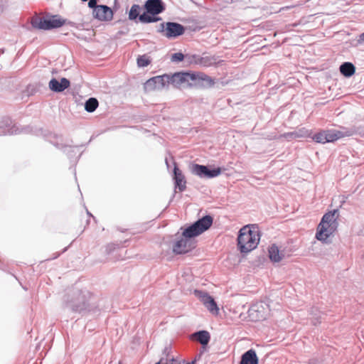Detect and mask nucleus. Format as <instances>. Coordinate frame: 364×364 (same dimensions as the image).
Instances as JSON below:
<instances>
[{
    "label": "nucleus",
    "mask_w": 364,
    "mask_h": 364,
    "mask_svg": "<svg viewBox=\"0 0 364 364\" xmlns=\"http://www.w3.org/2000/svg\"><path fill=\"white\" fill-rule=\"evenodd\" d=\"M196 360H193L192 363H186V364H193L195 363ZM171 364H185L184 363H181L176 360H173L172 359L171 360Z\"/></svg>",
    "instance_id": "nucleus-33"
},
{
    "label": "nucleus",
    "mask_w": 364,
    "mask_h": 364,
    "mask_svg": "<svg viewBox=\"0 0 364 364\" xmlns=\"http://www.w3.org/2000/svg\"><path fill=\"white\" fill-rule=\"evenodd\" d=\"M144 9L146 12H144L140 16V22L148 23L161 20V18L156 17V15L161 13L164 10V6L161 0H147Z\"/></svg>",
    "instance_id": "nucleus-3"
},
{
    "label": "nucleus",
    "mask_w": 364,
    "mask_h": 364,
    "mask_svg": "<svg viewBox=\"0 0 364 364\" xmlns=\"http://www.w3.org/2000/svg\"><path fill=\"white\" fill-rule=\"evenodd\" d=\"M186 63L188 65H200L208 67L214 63V59L209 56H201L197 54H186Z\"/></svg>",
    "instance_id": "nucleus-9"
},
{
    "label": "nucleus",
    "mask_w": 364,
    "mask_h": 364,
    "mask_svg": "<svg viewBox=\"0 0 364 364\" xmlns=\"http://www.w3.org/2000/svg\"><path fill=\"white\" fill-rule=\"evenodd\" d=\"M326 143L334 142L336 140L344 136V134L340 131L336 130H324Z\"/></svg>",
    "instance_id": "nucleus-19"
},
{
    "label": "nucleus",
    "mask_w": 364,
    "mask_h": 364,
    "mask_svg": "<svg viewBox=\"0 0 364 364\" xmlns=\"http://www.w3.org/2000/svg\"><path fill=\"white\" fill-rule=\"evenodd\" d=\"M182 235L187 238L193 239L194 237L200 235V233L198 230L197 228H196L195 225L192 224L183 231Z\"/></svg>",
    "instance_id": "nucleus-23"
},
{
    "label": "nucleus",
    "mask_w": 364,
    "mask_h": 364,
    "mask_svg": "<svg viewBox=\"0 0 364 364\" xmlns=\"http://www.w3.org/2000/svg\"><path fill=\"white\" fill-rule=\"evenodd\" d=\"M340 72L346 77L352 76L355 72V68L351 63H344L340 66Z\"/></svg>",
    "instance_id": "nucleus-20"
},
{
    "label": "nucleus",
    "mask_w": 364,
    "mask_h": 364,
    "mask_svg": "<svg viewBox=\"0 0 364 364\" xmlns=\"http://www.w3.org/2000/svg\"><path fill=\"white\" fill-rule=\"evenodd\" d=\"M252 364H258V358L256 353L252 350Z\"/></svg>",
    "instance_id": "nucleus-31"
},
{
    "label": "nucleus",
    "mask_w": 364,
    "mask_h": 364,
    "mask_svg": "<svg viewBox=\"0 0 364 364\" xmlns=\"http://www.w3.org/2000/svg\"><path fill=\"white\" fill-rule=\"evenodd\" d=\"M60 82V89H59L60 92L63 91L65 89L68 88L70 86V82L66 78H64V77L62 78L60 80V82Z\"/></svg>",
    "instance_id": "nucleus-29"
},
{
    "label": "nucleus",
    "mask_w": 364,
    "mask_h": 364,
    "mask_svg": "<svg viewBox=\"0 0 364 364\" xmlns=\"http://www.w3.org/2000/svg\"><path fill=\"white\" fill-rule=\"evenodd\" d=\"M149 63L150 60L146 55H141L137 58V64L139 67H146Z\"/></svg>",
    "instance_id": "nucleus-26"
},
{
    "label": "nucleus",
    "mask_w": 364,
    "mask_h": 364,
    "mask_svg": "<svg viewBox=\"0 0 364 364\" xmlns=\"http://www.w3.org/2000/svg\"><path fill=\"white\" fill-rule=\"evenodd\" d=\"M196 247L194 239L187 238L181 235V239L177 240L173 245V252L177 255L186 254Z\"/></svg>",
    "instance_id": "nucleus-6"
},
{
    "label": "nucleus",
    "mask_w": 364,
    "mask_h": 364,
    "mask_svg": "<svg viewBox=\"0 0 364 364\" xmlns=\"http://www.w3.org/2000/svg\"><path fill=\"white\" fill-rule=\"evenodd\" d=\"M240 364H250V350L242 355Z\"/></svg>",
    "instance_id": "nucleus-30"
},
{
    "label": "nucleus",
    "mask_w": 364,
    "mask_h": 364,
    "mask_svg": "<svg viewBox=\"0 0 364 364\" xmlns=\"http://www.w3.org/2000/svg\"><path fill=\"white\" fill-rule=\"evenodd\" d=\"M166 85H167L166 75L151 77L145 83V87L148 90L161 89Z\"/></svg>",
    "instance_id": "nucleus-12"
},
{
    "label": "nucleus",
    "mask_w": 364,
    "mask_h": 364,
    "mask_svg": "<svg viewBox=\"0 0 364 364\" xmlns=\"http://www.w3.org/2000/svg\"><path fill=\"white\" fill-rule=\"evenodd\" d=\"M261 237V231L257 225L252 224V250L255 249L259 244Z\"/></svg>",
    "instance_id": "nucleus-18"
},
{
    "label": "nucleus",
    "mask_w": 364,
    "mask_h": 364,
    "mask_svg": "<svg viewBox=\"0 0 364 364\" xmlns=\"http://www.w3.org/2000/svg\"><path fill=\"white\" fill-rule=\"evenodd\" d=\"M268 252L269 259L273 262H279L284 257V253L281 252L279 247L274 244L269 247Z\"/></svg>",
    "instance_id": "nucleus-15"
},
{
    "label": "nucleus",
    "mask_w": 364,
    "mask_h": 364,
    "mask_svg": "<svg viewBox=\"0 0 364 364\" xmlns=\"http://www.w3.org/2000/svg\"><path fill=\"white\" fill-rule=\"evenodd\" d=\"M325 134H326L324 133V130H321L318 133L315 134L313 136L312 139L314 141L317 143L325 144L326 143V138L325 136Z\"/></svg>",
    "instance_id": "nucleus-25"
},
{
    "label": "nucleus",
    "mask_w": 364,
    "mask_h": 364,
    "mask_svg": "<svg viewBox=\"0 0 364 364\" xmlns=\"http://www.w3.org/2000/svg\"><path fill=\"white\" fill-rule=\"evenodd\" d=\"M338 217L337 210L323 215L316 230V238L318 240L326 242L328 238L334 234L338 225Z\"/></svg>",
    "instance_id": "nucleus-2"
},
{
    "label": "nucleus",
    "mask_w": 364,
    "mask_h": 364,
    "mask_svg": "<svg viewBox=\"0 0 364 364\" xmlns=\"http://www.w3.org/2000/svg\"><path fill=\"white\" fill-rule=\"evenodd\" d=\"M173 173L176 187L178 188L180 191H183L186 188V181L182 171L178 168L176 164L174 166Z\"/></svg>",
    "instance_id": "nucleus-13"
},
{
    "label": "nucleus",
    "mask_w": 364,
    "mask_h": 364,
    "mask_svg": "<svg viewBox=\"0 0 364 364\" xmlns=\"http://www.w3.org/2000/svg\"><path fill=\"white\" fill-rule=\"evenodd\" d=\"M65 21L58 16H53L50 18H46V26L48 30L55 28L61 27L65 24Z\"/></svg>",
    "instance_id": "nucleus-17"
},
{
    "label": "nucleus",
    "mask_w": 364,
    "mask_h": 364,
    "mask_svg": "<svg viewBox=\"0 0 364 364\" xmlns=\"http://www.w3.org/2000/svg\"><path fill=\"white\" fill-rule=\"evenodd\" d=\"M93 15L100 21H110L113 18V11L107 6L99 5L93 9Z\"/></svg>",
    "instance_id": "nucleus-11"
},
{
    "label": "nucleus",
    "mask_w": 364,
    "mask_h": 364,
    "mask_svg": "<svg viewBox=\"0 0 364 364\" xmlns=\"http://www.w3.org/2000/svg\"><path fill=\"white\" fill-rule=\"evenodd\" d=\"M82 1H87V0H82Z\"/></svg>",
    "instance_id": "nucleus-35"
},
{
    "label": "nucleus",
    "mask_w": 364,
    "mask_h": 364,
    "mask_svg": "<svg viewBox=\"0 0 364 364\" xmlns=\"http://www.w3.org/2000/svg\"><path fill=\"white\" fill-rule=\"evenodd\" d=\"M99 102L96 98L91 97L85 103V109L88 112H94L98 107Z\"/></svg>",
    "instance_id": "nucleus-24"
},
{
    "label": "nucleus",
    "mask_w": 364,
    "mask_h": 364,
    "mask_svg": "<svg viewBox=\"0 0 364 364\" xmlns=\"http://www.w3.org/2000/svg\"><path fill=\"white\" fill-rule=\"evenodd\" d=\"M171 60L173 62H181L183 60H186V55L182 53H176L171 55Z\"/></svg>",
    "instance_id": "nucleus-27"
},
{
    "label": "nucleus",
    "mask_w": 364,
    "mask_h": 364,
    "mask_svg": "<svg viewBox=\"0 0 364 364\" xmlns=\"http://www.w3.org/2000/svg\"><path fill=\"white\" fill-rule=\"evenodd\" d=\"M213 219L210 215H205L193 223L198 230L202 234L209 229L213 224Z\"/></svg>",
    "instance_id": "nucleus-14"
},
{
    "label": "nucleus",
    "mask_w": 364,
    "mask_h": 364,
    "mask_svg": "<svg viewBox=\"0 0 364 364\" xmlns=\"http://www.w3.org/2000/svg\"><path fill=\"white\" fill-rule=\"evenodd\" d=\"M163 35L168 38H174L181 36L185 32V28L180 23L173 22L163 23L161 24Z\"/></svg>",
    "instance_id": "nucleus-4"
},
{
    "label": "nucleus",
    "mask_w": 364,
    "mask_h": 364,
    "mask_svg": "<svg viewBox=\"0 0 364 364\" xmlns=\"http://www.w3.org/2000/svg\"><path fill=\"white\" fill-rule=\"evenodd\" d=\"M252 321H259L267 318L269 313V309L268 304L261 301L252 306Z\"/></svg>",
    "instance_id": "nucleus-10"
},
{
    "label": "nucleus",
    "mask_w": 364,
    "mask_h": 364,
    "mask_svg": "<svg viewBox=\"0 0 364 364\" xmlns=\"http://www.w3.org/2000/svg\"><path fill=\"white\" fill-rule=\"evenodd\" d=\"M358 41L360 43L364 42V33L360 36Z\"/></svg>",
    "instance_id": "nucleus-34"
},
{
    "label": "nucleus",
    "mask_w": 364,
    "mask_h": 364,
    "mask_svg": "<svg viewBox=\"0 0 364 364\" xmlns=\"http://www.w3.org/2000/svg\"><path fill=\"white\" fill-rule=\"evenodd\" d=\"M166 76L167 85L178 89L192 87L197 82H203L208 87L215 84L212 77L202 72H178Z\"/></svg>",
    "instance_id": "nucleus-1"
},
{
    "label": "nucleus",
    "mask_w": 364,
    "mask_h": 364,
    "mask_svg": "<svg viewBox=\"0 0 364 364\" xmlns=\"http://www.w3.org/2000/svg\"><path fill=\"white\" fill-rule=\"evenodd\" d=\"M88 6H89V7L93 8L95 9L99 5H97V1L96 0H90L89 2H88Z\"/></svg>",
    "instance_id": "nucleus-32"
},
{
    "label": "nucleus",
    "mask_w": 364,
    "mask_h": 364,
    "mask_svg": "<svg viewBox=\"0 0 364 364\" xmlns=\"http://www.w3.org/2000/svg\"><path fill=\"white\" fill-rule=\"evenodd\" d=\"M191 171L193 174L200 178L204 177L211 178L219 176L221 173V168H217L213 170H209L205 166L194 164L191 166Z\"/></svg>",
    "instance_id": "nucleus-7"
},
{
    "label": "nucleus",
    "mask_w": 364,
    "mask_h": 364,
    "mask_svg": "<svg viewBox=\"0 0 364 364\" xmlns=\"http://www.w3.org/2000/svg\"><path fill=\"white\" fill-rule=\"evenodd\" d=\"M31 23L32 26L35 28L48 30V26H46V18L34 16L31 18Z\"/></svg>",
    "instance_id": "nucleus-21"
},
{
    "label": "nucleus",
    "mask_w": 364,
    "mask_h": 364,
    "mask_svg": "<svg viewBox=\"0 0 364 364\" xmlns=\"http://www.w3.org/2000/svg\"><path fill=\"white\" fill-rule=\"evenodd\" d=\"M191 338L198 341L203 346H206L210 341V335L206 331H200L192 334Z\"/></svg>",
    "instance_id": "nucleus-16"
},
{
    "label": "nucleus",
    "mask_w": 364,
    "mask_h": 364,
    "mask_svg": "<svg viewBox=\"0 0 364 364\" xmlns=\"http://www.w3.org/2000/svg\"><path fill=\"white\" fill-rule=\"evenodd\" d=\"M49 87L55 92H60V82L55 78L52 79L49 82Z\"/></svg>",
    "instance_id": "nucleus-28"
},
{
    "label": "nucleus",
    "mask_w": 364,
    "mask_h": 364,
    "mask_svg": "<svg viewBox=\"0 0 364 364\" xmlns=\"http://www.w3.org/2000/svg\"><path fill=\"white\" fill-rule=\"evenodd\" d=\"M142 9L141 6L138 4H134L131 7L129 12V18L130 20H136V18L139 19L140 21V16L142 14H141Z\"/></svg>",
    "instance_id": "nucleus-22"
},
{
    "label": "nucleus",
    "mask_w": 364,
    "mask_h": 364,
    "mask_svg": "<svg viewBox=\"0 0 364 364\" xmlns=\"http://www.w3.org/2000/svg\"><path fill=\"white\" fill-rule=\"evenodd\" d=\"M194 294L212 314L218 315L219 308L212 296L208 293L199 290H195Z\"/></svg>",
    "instance_id": "nucleus-8"
},
{
    "label": "nucleus",
    "mask_w": 364,
    "mask_h": 364,
    "mask_svg": "<svg viewBox=\"0 0 364 364\" xmlns=\"http://www.w3.org/2000/svg\"><path fill=\"white\" fill-rule=\"evenodd\" d=\"M237 246L242 253L247 254L250 251V225L240 229L237 237Z\"/></svg>",
    "instance_id": "nucleus-5"
}]
</instances>
